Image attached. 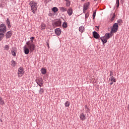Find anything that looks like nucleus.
<instances>
[{
    "mask_svg": "<svg viewBox=\"0 0 129 129\" xmlns=\"http://www.w3.org/2000/svg\"><path fill=\"white\" fill-rule=\"evenodd\" d=\"M113 75V73L112 71H111L110 74V78L109 79V83L110 85H112V84H113V82H116V80Z\"/></svg>",
    "mask_w": 129,
    "mask_h": 129,
    "instance_id": "5",
    "label": "nucleus"
},
{
    "mask_svg": "<svg viewBox=\"0 0 129 129\" xmlns=\"http://www.w3.org/2000/svg\"><path fill=\"white\" fill-rule=\"evenodd\" d=\"M61 25H62V22H61V20H56L52 23V26L54 28H56V27H60Z\"/></svg>",
    "mask_w": 129,
    "mask_h": 129,
    "instance_id": "7",
    "label": "nucleus"
},
{
    "mask_svg": "<svg viewBox=\"0 0 129 129\" xmlns=\"http://www.w3.org/2000/svg\"><path fill=\"white\" fill-rule=\"evenodd\" d=\"M64 105L66 107H69V105H70V102L69 101H67L65 103Z\"/></svg>",
    "mask_w": 129,
    "mask_h": 129,
    "instance_id": "24",
    "label": "nucleus"
},
{
    "mask_svg": "<svg viewBox=\"0 0 129 129\" xmlns=\"http://www.w3.org/2000/svg\"><path fill=\"white\" fill-rule=\"evenodd\" d=\"M86 107H87V105H86Z\"/></svg>",
    "mask_w": 129,
    "mask_h": 129,
    "instance_id": "38",
    "label": "nucleus"
},
{
    "mask_svg": "<svg viewBox=\"0 0 129 129\" xmlns=\"http://www.w3.org/2000/svg\"><path fill=\"white\" fill-rule=\"evenodd\" d=\"M66 1V2H69V0H65Z\"/></svg>",
    "mask_w": 129,
    "mask_h": 129,
    "instance_id": "35",
    "label": "nucleus"
},
{
    "mask_svg": "<svg viewBox=\"0 0 129 129\" xmlns=\"http://www.w3.org/2000/svg\"><path fill=\"white\" fill-rule=\"evenodd\" d=\"M52 11H53V13H57L59 10L57 8V7H53L52 9Z\"/></svg>",
    "mask_w": 129,
    "mask_h": 129,
    "instance_id": "21",
    "label": "nucleus"
},
{
    "mask_svg": "<svg viewBox=\"0 0 129 129\" xmlns=\"http://www.w3.org/2000/svg\"><path fill=\"white\" fill-rule=\"evenodd\" d=\"M12 55L15 57L16 55H17V53L16 52V51L15 50H12L11 51Z\"/></svg>",
    "mask_w": 129,
    "mask_h": 129,
    "instance_id": "27",
    "label": "nucleus"
},
{
    "mask_svg": "<svg viewBox=\"0 0 129 129\" xmlns=\"http://www.w3.org/2000/svg\"><path fill=\"white\" fill-rule=\"evenodd\" d=\"M7 24L8 25V28H11V27H12L11 25V22H10V19H9V18L7 19Z\"/></svg>",
    "mask_w": 129,
    "mask_h": 129,
    "instance_id": "19",
    "label": "nucleus"
},
{
    "mask_svg": "<svg viewBox=\"0 0 129 129\" xmlns=\"http://www.w3.org/2000/svg\"><path fill=\"white\" fill-rule=\"evenodd\" d=\"M62 26L63 27V28H67V23L64 22L62 24Z\"/></svg>",
    "mask_w": 129,
    "mask_h": 129,
    "instance_id": "31",
    "label": "nucleus"
},
{
    "mask_svg": "<svg viewBox=\"0 0 129 129\" xmlns=\"http://www.w3.org/2000/svg\"><path fill=\"white\" fill-rule=\"evenodd\" d=\"M93 35L94 38H95V39H99V37H100L99 36V34L97 32H96V31H94L93 32Z\"/></svg>",
    "mask_w": 129,
    "mask_h": 129,
    "instance_id": "11",
    "label": "nucleus"
},
{
    "mask_svg": "<svg viewBox=\"0 0 129 129\" xmlns=\"http://www.w3.org/2000/svg\"><path fill=\"white\" fill-rule=\"evenodd\" d=\"M44 88H40L39 90H38V93L40 94V95H43L44 94Z\"/></svg>",
    "mask_w": 129,
    "mask_h": 129,
    "instance_id": "14",
    "label": "nucleus"
},
{
    "mask_svg": "<svg viewBox=\"0 0 129 129\" xmlns=\"http://www.w3.org/2000/svg\"><path fill=\"white\" fill-rule=\"evenodd\" d=\"M36 82L40 87H42V86L44 85V83L43 82V79L41 78H38L36 79Z\"/></svg>",
    "mask_w": 129,
    "mask_h": 129,
    "instance_id": "6",
    "label": "nucleus"
},
{
    "mask_svg": "<svg viewBox=\"0 0 129 129\" xmlns=\"http://www.w3.org/2000/svg\"><path fill=\"white\" fill-rule=\"evenodd\" d=\"M66 5L67 7H70V5H71V3H70V1H68L67 2Z\"/></svg>",
    "mask_w": 129,
    "mask_h": 129,
    "instance_id": "29",
    "label": "nucleus"
},
{
    "mask_svg": "<svg viewBox=\"0 0 129 129\" xmlns=\"http://www.w3.org/2000/svg\"><path fill=\"white\" fill-rule=\"evenodd\" d=\"M24 73H25V72H24V69L20 67L18 69V77H22V76L24 75Z\"/></svg>",
    "mask_w": 129,
    "mask_h": 129,
    "instance_id": "8",
    "label": "nucleus"
},
{
    "mask_svg": "<svg viewBox=\"0 0 129 129\" xmlns=\"http://www.w3.org/2000/svg\"><path fill=\"white\" fill-rule=\"evenodd\" d=\"M89 3H87L84 5V13L85 14L86 13V11L88 10V8H89Z\"/></svg>",
    "mask_w": 129,
    "mask_h": 129,
    "instance_id": "9",
    "label": "nucleus"
},
{
    "mask_svg": "<svg viewBox=\"0 0 129 129\" xmlns=\"http://www.w3.org/2000/svg\"><path fill=\"white\" fill-rule=\"evenodd\" d=\"M114 19H115V14H113V16L112 17V18L111 19V21L112 22L113 21V20H114Z\"/></svg>",
    "mask_w": 129,
    "mask_h": 129,
    "instance_id": "30",
    "label": "nucleus"
},
{
    "mask_svg": "<svg viewBox=\"0 0 129 129\" xmlns=\"http://www.w3.org/2000/svg\"><path fill=\"white\" fill-rule=\"evenodd\" d=\"M79 30L80 32H81V33H83V32H84V27L83 26L80 27Z\"/></svg>",
    "mask_w": 129,
    "mask_h": 129,
    "instance_id": "22",
    "label": "nucleus"
},
{
    "mask_svg": "<svg viewBox=\"0 0 129 129\" xmlns=\"http://www.w3.org/2000/svg\"><path fill=\"white\" fill-rule=\"evenodd\" d=\"M116 5L117 8H118L119 7V0H116Z\"/></svg>",
    "mask_w": 129,
    "mask_h": 129,
    "instance_id": "28",
    "label": "nucleus"
},
{
    "mask_svg": "<svg viewBox=\"0 0 129 129\" xmlns=\"http://www.w3.org/2000/svg\"><path fill=\"white\" fill-rule=\"evenodd\" d=\"M60 10L61 12H66L67 11V9L64 7L60 8Z\"/></svg>",
    "mask_w": 129,
    "mask_h": 129,
    "instance_id": "26",
    "label": "nucleus"
},
{
    "mask_svg": "<svg viewBox=\"0 0 129 129\" xmlns=\"http://www.w3.org/2000/svg\"><path fill=\"white\" fill-rule=\"evenodd\" d=\"M61 29L56 28L55 29V33L57 36H60L61 35Z\"/></svg>",
    "mask_w": 129,
    "mask_h": 129,
    "instance_id": "10",
    "label": "nucleus"
},
{
    "mask_svg": "<svg viewBox=\"0 0 129 129\" xmlns=\"http://www.w3.org/2000/svg\"><path fill=\"white\" fill-rule=\"evenodd\" d=\"M17 64V62H16V61H14V60H12V61H11V65H12V66H13V67H15V66H16V64Z\"/></svg>",
    "mask_w": 129,
    "mask_h": 129,
    "instance_id": "25",
    "label": "nucleus"
},
{
    "mask_svg": "<svg viewBox=\"0 0 129 129\" xmlns=\"http://www.w3.org/2000/svg\"><path fill=\"white\" fill-rule=\"evenodd\" d=\"M94 1L96 2L97 0H94Z\"/></svg>",
    "mask_w": 129,
    "mask_h": 129,
    "instance_id": "37",
    "label": "nucleus"
},
{
    "mask_svg": "<svg viewBox=\"0 0 129 129\" xmlns=\"http://www.w3.org/2000/svg\"><path fill=\"white\" fill-rule=\"evenodd\" d=\"M117 30H118V25L117 23H115L113 24V27L111 28L110 33H107L105 34V36L106 38L108 40L110 37H112V34L117 32Z\"/></svg>",
    "mask_w": 129,
    "mask_h": 129,
    "instance_id": "2",
    "label": "nucleus"
},
{
    "mask_svg": "<svg viewBox=\"0 0 129 129\" xmlns=\"http://www.w3.org/2000/svg\"><path fill=\"white\" fill-rule=\"evenodd\" d=\"M41 72L42 74H43V75H45V74L46 73H47V70H46V69H45L44 68H42L41 70Z\"/></svg>",
    "mask_w": 129,
    "mask_h": 129,
    "instance_id": "18",
    "label": "nucleus"
},
{
    "mask_svg": "<svg viewBox=\"0 0 129 129\" xmlns=\"http://www.w3.org/2000/svg\"><path fill=\"white\" fill-rule=\"evenodd\" d=\"M100 39L103 42V44H105V43L107 42L108 39L106 38V37H105V36L101 37Z\"/></svg>",
    "mask_w": 129,
    "mask_h": 129,
    "instance_id": "13",
    "label": "nucleus"
},
{
    "mask_svg": "<svg viewBox=\"0 0 129 129\" xmlns=\"http://www.w3.org/2000/svg\"><path fill=\"white\" fill-rule=\"evenodd\" d=\"M11 37H12V31H9L6 33V38L9 39Z\"/></svg>",
    "mask_w": 129,
    "mask_h": 129,
    "instance_id": "15",
    "label": "nucleus"
},
{
    "mask_svg": "<svg viewBox=\"0 0 129 129\" xmlns=\"http://www.w3.org/2000/svg\"><path fill=\"white\" fill-rule=\"evenodd\" d=\"M29 6L33 14H36L38 10V3L35 1H31L29 3Z\"/></svg>",
    "mask_w": 129,
    "mask_h": 129,
    "instance_id": "3",
    "label": "nucleus"
},
{
    "mask_svg": "<svg viewBox=\"0 0 129 129\" xmlns=\"http://www.w3.org/2000/svg\"><path fill=\"white\" fill-rule=\"evenodd\" d=\"M82 2H84V0H82Z\"/></svg>",
    "mask_w": 129,
    "mask_h": 129,
    "instance_id": "36",
    "label": "nucleus"
},
{
    "mask_svg": "<svg viewBox=\"0 0 129 129\" xmlns=\"http://www.w3.org/2000/svg\"><path fill=\"white\" fill-rule=\"evenodd\" d=\"M93 16V19H94L95 18V16H96V12H94Z\"/></svg>",
    "mask_w": 129,
    "mask_h": 129,
    "instance_id": "32",
    "label": "nucleus"
},
{
    "mask_svg": "<svg viewBox=\"0 0 129 129\" xmlns=\"http://www.w3.org/2000/svg\"><path fill=\"white\" fill-rule=\"evenodd\" d=\"M0 104L1 105H3V106L5 104V101H4L2 97H0Z\"/></svg>",
    "mask_w": 129,
    "mask_h": 129,
    "instance_id": "20",
    "label": "nucleus"
},
{
    "mask_svg": "<svg viewBox=\"0 0 129 129\" xmlns=\"http://www.w3.org/2000/svg\"><path fill=\"white\" fill-rule=\"evenodd\" d=\"M7 32V26L4 24H2L0 25V41L3 40L4 38V33Z\"/></svg>",
    "mask_w": 129,
    "mask_h": 129,
    "instance_id": "4",
    "label": "nucleus"
},
{
    "mask_svg": "<svg viewBox=\"0 0 129 129\" xmlns=\"http://www.w3.org/2000/svg\"><path fill=\"white\" fill-rule=\"evenodd\" d=\"M80 118L81 120H85L86 119V116L83 113H82L80 115Z\"/></svg>",
    "mask_w": 129,
    "mask_h": 129,
    "instance_id": "12",
    "label": "nucleus"
},
{
    "mask_svg": "<svg viewBox=\"0 0 129 129\" xmlns=\"http://www.w3.org/2000/svg\"><path fill=\"white\" fill-rule=\"evenodd\" d=\"M88 17H89V13H87V14L85 15L86 19H87V18H88Z\"/></svg>",
    "mask_w": 129,
    "mask_h": 129,
    "instance_id": "33",
    "label": "nucleus"
},
{
    "mask_svg": "<svg viewBox=\"0 0 129 129\" xmlns=\"http://www.w3.org/2000/svg\"><path fill=\"white\" fill-rule=\"evenodd\" d=\"M96 28H97L96 31H99V26H96Z\"/></svg>",
    "mask_w": 129,
    "mask_h": 129,
    "instance_id": "34",
    "label": "nucleus"
},
{
    "mask_svg": "<svg viewBox=\"0 0 129 129\" xmlns=\"http://www.w3.org/2000/svg\"><path fill=\"white\" fill-rule=\"evenodd\" d=\"M4 50L5 51H9V50H10V45H6L5 46H4Z\"/></svg>",
    "mask_w": 129,
    "mask_h": 129,
    "instance_id": "17",
    "label": "nucleus"
},
{
    "mask_svg": "<svg viewBox=\"0 0 129 129\" xmlns=\"http://www.w3.org/2000/svg\"><path fill=\"white\" fill-rule=\"evenodd\" d=\"M67 13L69 15V16H72V14H73V11L72 10V9L70 8L68 9Z\"/></svg>",
    "mask_w": 129,
    "mask_h": 129,
    "instance_id": "16",
    "label": "nucleus"
},
{
    "mask_svg": "<svg viewBox=\"0 0 129 129\" xmlns=\"http://www.w3.org/2000/svg\"><path fill=\"white\" fill-rule=\"evenodd\" d=\"M35 37H32L30 38L31 41H27L26 45L24 47V53L26 55H28L30 52H34L36 48V45L33 43Z\"/></svg>",
    "mask_w": 129,
    "mask_h": 129,
    "instance_id": "1",
    "label": "nucleus"
},
{
    "mask_svg": "<svg viewBox=\"0 0 129 129\" xmlns=\"http://www.w3.org/2000/svg\"><path fill=\"white\" fill-rule=\"evenodd\" d=\"M41 28L42 30H45L46 29V24L42 23L41 25Z\"/></svg>",
    "mask_w": 129,
    "mask_h": 129,
    "instance_id": "23",
    "label": "nucleus"
}]
</instances>
